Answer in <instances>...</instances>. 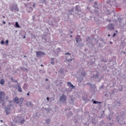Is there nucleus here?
<instances>
[{
	"instance_id": "12",
	"label": "nucleus",
	"mask_w": 126,
	"mask_h": 126,
	"mask_svg": "<svg viewBox=\"0 0 126 126\" xmlns=\"http://www.w3.org/2000/svg\"><path fill=\"white\" fill-rule=\"evenodd\" d=\"M67 85H68V87L71 88L72 89H74V87H75L74 86H73L72 85V84H71V83L70 82H67Z\"/></svg>"
},
{
	"instance_id": "22",
	"label": "nucleus",
	"mask_w": 126,
	"mask_h": 126,
	"mask_svg": "<svg viewBox=\"0 0 126 126\" xmlns=\"http://www.w3.org/2000/svg\"><path fill=\"white\" fill-rule=\"evenodd\" d=\"M5 83V81L4 80V79H1L0 80V84H1V85H3V84H4Z\"/></svg>"
},
{
	"instance_id": "36",
	"label": "nucleus",
	"mask_w": 126,
	"mask_h": 126,
	"mask_svg": "<svg viewBox=\"0 0 126 126\" xmlns=\"http://www.w3.org/2000/svg\"><path fill=\"white\" fill-rule=\"evenodd\" d=\"M100 41H101V42H102V43H104L105 44V42L104 41V39L103 38H100Z\"/></svg>"
},
{
	"instance_id": "29",
	"label": "nucleus",
	"mask_w": 126,
	"mask_h": 126,
	"mask_svg": "<svg viewBox=\"0 0 126 126\" xmlns=\"http://www.w3.org/2000/svg\"><path fill=\"white\" fill-rule=\"evenodd\" d=\"M101 61L102 62V63H107L108 60L102 59H101Z\"/></svg>"
},
{
	"instance_id": "30",
	"label": "nucleus",
	"mask_w": 126,
	"mask_h": 126,
	"mask_svg": "<svg viewBox=\"0 0 126 126\" xmlns=\"http://www.w3.org/2000/svg\"><path fill=\"white\" fill-rule=\"evenodd\" d=\"M45 110L46 111H47V112H50L51 111V110H52L51 108H45Z\"/></svg>"
},
{
	"instance_id": "41",
	"label": "nucleus",
	"mask_w": 126,
	"mask_h": 126,
	"mask_svg": "<svg viewBox=\"0 0 126 126\" xmlns=\"http://www.w3.org/2000/svg\"><path fill=\"white\" fill-rule=\"evenodd\" d=\"M25 86H26V85L24 84V86L23 87V88L24 89V90H26V87H25Z\"/></svg>"
},
{
	"instance_id": "53",
	"label": "nucleus",
	"mask_w": 126,
	"mask_h": 126,
	"mask_svg": "<svg viewBox=\"0 0 126 126\" xmlns=\"http://www.w3.org/2000/svg\"><path fill=\"white\" fill-rule=\"evenodd\" d=\"M86 85H87V83H86V84H83V86H84V87L86 86Z\"/></svg>"
},
{
	"instance_id": "17",
	"label": "nucleus",
	"mask_w": 126,
	"mask_h": 126,
	"mask_svg": "<svg viewBox=\"0 0 126 126\" xmlns=\"http://www.w3.org/2000/svg\"><path fill=\"white\" fill-rule=\"evenodd\" d=\"M19 100V102H20V107H21V105H22V104H23V101H24V98L21 97L20 98Z\"/></svg>"
},
{
	"instance_id": "38",
	"label": "nucleus",
	"mask_w": 126,
	"mask_h": 126,
	"mask_svg": "<svg viewBox=\"0 0 126 126\" xmlns=\"http://www.w3.org/2000/svg\"><path fill=\"white\" fill-rule=\"evenodd\" d=\"M5 112L6 113V115H9V114H10L9 111H5Z\"/></svg>"
},
{
	"instance_id": "45",
	"label": "nucleus",
	"mask_w": 126,
	"mask_h": 126,
	"mask_svg": "<svg viewBox=\"0 0 126 126\" xmlns=\"http://www.w3.org/2000/svg\"><path fill=\"white\" fill-rule=\"evenodd\" d=\"M51 64L54 65V64H55V62H54V61H51Z\"/></svg>"
},
{
	"instance_id": "19",
	"label": "nucleus",
	"mask_w": 126,
	"mask_h": 126,
	"mask_svg": "<svg viewBox=\"0 0 126 126\" xmlns=\"http://www.w3.org/2000/svg\"><path fill=\"white\" fill-rule=\"evenodd\" d=\"M75 10L78 12H79V11H80V7H79V5H77L75 6Z\"/></svg>"
},
{
	"instance_id": "10",
	"label": "nucleus",
	"mask_w": 126,
	"mask_h": 126,
	"mask_svg": "<svg viewBox=\"0 0 126 126\" xmlns=\"http://www.w3.org/2000/svg\"><path fill=\"white\" fill-rule=\"evenodd\" d=\"M33 7H28L27 8V11L29 13H31L32 11H33Z\"/></svg>"
},
{
	"instance_id": "48",
	"label": "nucleus",
	"mask_w": 126,
	"mask_h": 126,
	"mask_svg": "<svg viewBox=\"0 0 126 126\" xmlns=\"http://www.w3.org/2000/svg\"><path fill=\"white\" fill-rule=\"evenodd\" d=\"M69 15H72V13L69 12Z\"/></svg>"
},
{
	"instance_id": "62",
	"label": "nucleus",
	"mask_w": 126,
	"mask_h": 126,
	"mask_svg": "<svg viewBox=\"0 0 126 126\" xmlns=\"http://www.w3.org/2000/svg\"><path fill=\"white\" fill-rule=\"evenodd\" d=\"M13 82H17V80H15L13 81Z\"/></svg>"
},
{
	"instance_id": "47",
	"label": "nucleus",
	"mask_w": 126,
	"mask_h": 126,
	"mask_svg": "<svg viewBox=\"0 0 126 126\" xmlns=\"http://www.w3.org/2000/svg\"><path fill=\"white\" fill-rule=\"evenodd\" d=\"M54 61H55V58H51V61L54 62Z\"/></svg>"
},
{
	"instance_id": "44",
	"label": "nucleus",
	"mask_w": 126,
	"mask_h": 126,
	"mask_svg": "<svg viewBox=\"0 0 126 126\" xmlns=\"http://www.w3.org/2000/svg\"><path fill=\"white\" fill-rule=\"evenodd\" d=\"M106 21H108V22H112V20H110V19H106Z\"/></svg>"
},
{
	"instance_id": "51",
	"label": "nucleus",
	"mask_w": 126,
	"mask_h": 126,
	"mask_svg": "<svg viewBox=\"0 0 126 126\" xmlns=\"http://www.w3.org/2000/svg\"><path fill=\"white\" fill-rule=\"evenodd\" d=\"M39 72H40V73H42V70L39 69Z\"/></svg>"
},
{
	"instance_id": "13",
	"label": "nucleus",
	"mask_w": 126,
	"mask_h": 126,
	"mask_svg": "<svg viewBox=\"0 0 126 126\" xmlns=\"http://www.w3.org/2000/svg\"><path fill=\"white\" fill-rule=\"evenodd\" d=\"M94 8H96L97 9H99V4H98V3H97V2H95L94 3Z\"/></svg>"
},
{
	"instance_id": "49",
	"label": "nucleus",
	"mask_w": 126,
	"mask_h": 126,
	"mask_svg": "<svg viewBox=\"0 0 126 126\" xmlns=\"http://www.w3.org/2000/svg\"><path fill=\"white\" fill-rule=\"evenodd\" d=\"M2 23H3V24H5L6 23V22H5V21H3V22H2Z\"/></svg>"
},
{
	"instance_id": "60",
	"label": "nucleus",
	"mask_w": 126,
	"mask_h": 126,
	"mask_svg": "<svg viewBox=\"0 0 126 126\" xmlns=\"http://www.w3.org/2000/svg\"><path fill=\"white\" fill-rule=\"evenodd\" d=\"M1 68H2V67H1V66L0 65V71L1 70Z\"/></svg>"
},
{
	"instance_id": "34",
	"label": "nucleus",
	"mask_w": 126,
	"mask_h": 126,
	"mask_svg": "<svg viewBox=\"0 0 126 126\" xmlns=\"http://www.w3.org/2000/svg\"><path fill=\"white\" fill-rule=\"evenodd\" d=\"M42 3H45V4H47V0H43Z\"/></svg>"
},
{
	"instance_id": "58",
	"label": "nucleus",
	"mask_w": 126,
	"mask_h": 126,
	"mask_svg": "<svg viewBox=\"0 0 126 126\" xmlns=\"http://www.w3.org/2000/svg\"><path fill=\"white\" fill-rule=\"evenodd\" d=\"M48 80H49L48 78L45 79V81H48Z\"/></svg>"
},
{
	"instance_id": "64",
	"label": "nucleus",
	"mask_w": 126,
	"mask_h": 126,
	"mask_svg": "<svg viewBox=\"0 0 126 126\" xmlns=\"http://www.w3.org/2000/svg\"><path fill=\"white\" fill-rule=\"evenodd\" d=\"M33 7H35V4H33Z\"/></svg>"
},
{
	"instance_id": "54",
	"label": "nucleus",
	"mask_w": 126,
	"mask_h": 126,
	"mask_svg": "<svg viewBox=\"0 0 126 126\" xmlns=\"http://www.w3.org/2000/svg\"><path fill=\"white\" fill-rule=\"evenodd\" d=\"M116 36V33H113V37H115Z\"/></svg>"
},
{
	"instance_id": "52",
	"label": "nucleus",
	"mask_w": 126,
	"mask_h": 126,
	"mask_svg": "<svg viewBox=\"0 0 126 126\" xmlns=\"http://www.w3.org/2000/svg\"><path fill=\"white\" fill-rule=\"evenodd\" d=\"M46 99H47V101H49V100H50V98H49V97H47L46 98Z\"/></svg>"
},
{
	"instance_id": "20",
	"label": "nucleus",
	"mask_w": 126,
	"mask_h": 126,
	"mask_svg": "<svg viewBox=\"0 0 126 126\" xmlns=\"http://www.w3.org/2000/svg\"><path fill=\"white\" fill-rule=\"evenodd\" d=\"M14 26L16 28H20V25H19V24L17 22H15Z\"/></svg>"
},
{
	"instance_id": "56",
	"label": "nucleus",
	"mask_w": 126,
	"mask_h": 126,
	"mask_svg": "<svg viewBox=\"0 0 126 126\" xmlns=\"http://www.w3.org/2000/svg\"><path fill=\"white\" fill-rule=\"evenodd\" d=\"M30 93V92H29L28 94H27V95L28 96H29Z\"/></svg>"
},
{
	"instance_id": "24",
	"label": "nucleus",
	"mask_w": 126,
	"mask_h": 126,
	"mask_svg": "<svg viewBox=\"0 0 126 126\" xmlns=\"http://www.w3.org/2000/svg\"><path fill=\"white\" fill-rule=\"evenodd\" d=\"M50 122H51V120L50 119H47L45 120V122L46 123V124H47V125H49V124H50Z\"/></svg>"
},
{
	"instance_id": "31",
	"label": "nucleus",
	"mask_w": 126,
	"mask_h": 126,
	"mask_svg": "<svg viewBox=\"0 0 126 126\" xmlns=\"http://www.w3.org/2000/svg\"><path fill=\"white\" fill-rule=\"evenodd\" d=\"M3 99H4V100H8L9 99V97H8V96H6L5 97H4Z\"/></svg>"
},
{
	"instance_id": "23",
	"label": "nucleus",
	"mask_w": 126,
	"mask_h": 126,
	"mask_svg": "<svg viewBox=\"0 0 126 126\" xmlns=\"http://www.w3.org/2000/svg\"><path fill=\"white\" fill-rule=\"evenodd\" d=\"M74 102V99H73V98H70V99L69 100V104H73Z\"/></svg>"
},
{
	"instance_id": "7",
	"label": "nucleus",
	"mask_w": 126,
	"mask_h": 126,
	"mask_svg": "<svg viewBox=\"0 0 126 126\" xmlns=\"http://www.w3.org/2000/svg\"><path fill=\"white\" fill-rule=\"evenodd\" d=\"M26 106L28 108H31L32 107H33V106H34V105L33 104V103H32V102H31V101H28L26 103Z\"/></svg>"
},
{
	"instance_id": "4",
	"label": "nucleus",
	"mask_w": 126,
	"mask_h": 126,
	"mask_svg": "<svg viewBox=\"0 0 126 126\" xmlns=\"http://www.w3.org/2000/svg\"><path fill=\"white\" fill-rule=\"evenodd\" d=\"M65 55H69V56H67L66 57V60L67 62H68V63H70V62H72V60H74V58H71V56H70V54L69 53H65Z\"/></svg>"
},
{
	"instance_id": "26",
	"label": "nucleus",
	"mask_w": 126,
	"mask_h": 126,
	"mask_svg": "<svg viewBox=\"0 0 126 126\" xmlns=\"http://www.w3.org/2000/svg\"><path fill=\"white\" fill-rule=\"evenodd\" d=\"M87 42H89V44H91L92 45V43L90 42V37H88L86 40Z\"/></svg>"
},
{
	"instance_id": "6",
	"label": "nucleus",
	"mask_w": 126,
	"mask_h": 126,
	"mask_svg": "<svg viewBox=\"0 0 126 126\" xmlns=\"http://www.w3.org/2000/svg\"><path fill=\"white\" fill-rule=\"evenodd\" d=\"M36 56L39 58V57H42V56H45V52L42 51H36Z\"/></svg>"
},
{
	"instance_id": "35",
	"label": "nucleus",
	"mask_w": 126,
	"mask_h": 126,
	"mask_svg": "<svg viewBox=\"0 0 126 126\" xmlns=\"http://www.w3.org/2000/svg\"><path fill=\"white\" fill-rule=\"evenodd\" d=\"M94 41H95V44H97V43H98V39H97L96 38H94Z\"/></svg>"
},
{
	"instance_id": "14",
	"label": "nucleus",
	"mask_w": 126,
	"mask_h": 126,
	"mask_svg": "<svg viewBox=\"0 0 126 126\" xmlns=\"http://www.w3.org/2000/svg\"><path fill=\"white\" fill-rule=\"evenodd\" d=\"M83 80V77H78L77 78V81L79 82V83H81V81Z\"/></svg>"
},
{
	"instance_id": "1",
	"label": "nucleus",
	"mask_w": 126,
	"mask_h": 126,
	"mask_svg": "<svg viewBox=\"0 0 126 126\" xmlns=\"http://www.w3.org/2000/svg\"><path fill=\"white\" fill-rule=\"evenodd\" d=\"M10 10L12 12H18L19 11V9L18 8V6L17 4H12L10 6Z\"/></svg>"
},
{
	"instance_id": "50",
	"label": "nucleus",
	"mask_w": 126,
	"mask_h": 126,
	"mask_svg": "<svg viewBox=\"0 0 126 126\" xmlns=\"http://www.w3.org/2000/svg\"><path fill=\"white\" fill-rule=\"evenodd\" d=\"M11 79L12 82H13L14 81V79H13V78H11Z\"/></svg>"
},
{
	"instance_id": "2",
	"label": "nucleus",
	"mask_w": 126,
	"mask_h": 126,
	"mask_svg": "<svg viewBox=\"0 0 126 126\" xmlns=\"http://www.w3.org/2000/svg\"><path fill=\"white\" fill-rule=\"evenodd\" d=\"M5 94V93L4 92L0 91V104H1L2 107L4 106V99L2 98H3Z\"/></svg>"
},
{
	"instance_id": "63",
	"label": "nucleus",
	"mask_w": 126,
	"mask_h": 126,
	"mask_svg": "<svg viewBox=\"0 0 126 126\" xmlns=\"http://www.w3.org/2000/svg\"><path fill=\"white\" fill-rule=\"evenodd\" d=\"M41 73H45V71H43Z\"/></svg>"
},
{
	"instance_id": "33",
	"label": "nucleus",
	"mask_w": 126,
	"mask_h": 126,
	"mask_svg": "<svg viewBox=\"0 0 126 126\" xmlns=\"http://www.w3.org/2000/svg\"><path fill=\"white\" fill-rule=\"evenodd\" d=\"M99 89H100V90H103V89H104V85H102L101 86H100Z\"/></svg>"
},
{
	"instance_id": "61",
	"label": "nucleus",
	"mask_w": 126,
	"mask_h": 126,
	"mask_svg": "<svg viewBox=\"0 0 126 126\" xmlns=\"http://www.w3.org/2000/svg\"><path fill=\"white\" fill-rule=\"evenodd\" d=\"M108 14L109 15H110V14H111V12H108Z\"/></svg>"
},
{
	"instance_id": "28",
	"label": "nucleus",
	"mask_w": 126,
	"mask_h": 126,
	"mask_svg": "<svg viewBox=\"0 0 126 126\" xmlns=\"http://www.w3.org/2000/svg\"><path fill=\"white\" fill-rule=\"evenodd\" d=\"M20 124H23L24 123H25V119H23L20 122Z\"/></svg>"
},
{
	"instance_id": "27",
	"label": "nucleus",
	"mask_w": 126,
	"mask_h": 126,
	"mask_svg": "<svg viewBox=\"0 0 126 126\" xmlns=\"http://www.w3.org/2000/svg\"><path fill=\"white\" fill-rule=\"evenodd\" d=\"M8 111L9 112L10 111V107H6L5 108V111Z\"/></svg>"
},
{
	"instance_id": "5",
	"label": "nucleus",
	"mask_w": 126,
	"mask_h": 126,
	"mask_svg": "<svg viewBox=\"0 0 126 126\" xmlns=\"http://www.w3.org/2000/svg\"><path fill=\"white\" fill-rule=\"evenodd\" d=\"M60 102H62L63 103H64L66 101V95L63 94L60 98Z\"/></svg>"
},
{
	"instance_id": "55",
	"label": "nucleus",
	"mask_w": 126,
	"mask_h": 126,
	"mask_svg": "<svg viewBox=\"0 0 126 126\" xmlns=\"http://www.w3.org/2000/svg\"><path fill=\"white\" fill-rule=\"evenodd\" d=\"M67 110H68V111H69V110H70V108L69 107V108L65 109V111H66Z\"/></svg>"
},
{
	"instance_id": "16",
	"label": "nucleus",
	"mask_w": 126,
	"mask_h": 126,
	"mask_svg": "<svg viewBox=\"0 0 126 126\" xmlns=\"http://www.w3.org/2000/svg\"><path fill=\"white\" fill-rule=\"evenodd\" d=\"M92 101L93 102V104H101L102 102L94 100V99H92Z\"/></svg>"
},
{
	"instance_id": "42",
	"label": "nucleus",
	"mask_w": 126,
	"mask_h": 126,
	"mask_svg": "<svg viewBox=\"0 0 126 126\" xmlns=\"http://www.w3.org/2000/svg\"><path fill=\"white\" fill-rule=\"evenodd\" d=\"M5 44H6V45H8V40H6L5 41Z\"/></svg>"
},
{
	"instance_id": "18",
	"label": "nucleus",
	"mask_w": 126,
	"mask_h": 126,
	"mask_svg": "<svg viewBox=\"0 0 126 126\" xmlns=\"http://www.w3.org/2000/svg\"><path fill=\"white\" fill-rule=\"evenodd\" d=\"M81 75L82 76H86V71L85 70H82L81 72Z\"/></svg>"
},
{
	"instance_id": "43",
	"label": "nucleus",
	"mask_w": 126,
	"mask_h": 126,
	"mask_svg": "<svg viewBox=\"0 0 126 126\" xmlns=\"http://www.w3.org/2000/svg\"><path fill=\"white\" fill-rule=\"evenodd\" d=\"M98 47H99V48H102V44H101V43H99V44H98Z\"/></svg>"
},
{
	"instance_id": "21",
	"label": "nucleus",
	"mask_w": 126,
	"mask_h": 126,
	"mask_svg": "<svg viewBox=\"0 0 126 126\" xmlns=\"http://www.w3.org/2000/svg\"><path fill=\"white\" fill-rule=\"evenodd\" d=\"M17 87H18V92H21V93L23 92L22 89H21V87L20 86V85H18L17 86Z\"/></svg>"
},
{
	"instance_id": "57",
	"label": "nucleus",
	"mask_w": 126,
	"mask_h": 126,
	"mask_svg": "<svg viewBox=\"0 0 126 126\" xmlns=\"http://www.w3.org/2000/svg\"><path fill=\"white\" fill-rule=\"evenodd\" d=\"M25 38H26V36L24 35V36L23 37V39H25Z\"/></svg>"
},
{
	"instance_id": "40",
	"label": "nucleus",
	"mask_w": 126,
	"mask_h": 126,
	"mask_svg": "<svg viewBox=\"0 0 126 126\" xmlns=\"http://www.w3.org/2000/svg\"><path fill=\"white\" fill-rule=\"evenodd\" d=\"M60 71L61 73H63V69H61L60 70Z\"/></svg>"
},
{
	"instance_id": "8",
	"label": "nucleus",
	"mask_w": 126,
	"mask_h": 126,
	"mask_svg": "<svg viewBox=\"0 0 126 126\" xmlns=\"http://www.w3.org/2000/svg\"><path fill=\"white\" fill-rule=\"evenodd\" d=\"M108 29H109V30L115 29L114 25L113 24H109L108 25Z\"/></svg>"
},
{
	"instance_id": "37",
	"label": "nucleus",
	"mask_w": 126,
	"mask_h": 126,
	"mask_svg": "<svg viewBox=\"0 0 126 126\" xmlns=\"http://www.w3.org/2000/svg\"><path fill=\"white\" fill-rule=\"evenodd\" d=\"M50 25H51V26H54V25H55V24L54 23V22H51L50 23Z\"/></svg>"
},
{
	"instance_id": "9",
	"label": "nucleus",
	"mask_w": 126,
	"mask_h": 126,
	"mask_svg": "<svg viewBox=\"0 0 126 126\" xmlns=\"http://www.w3.org/2000/svg\"><path fill=\"white\" fill-rule=\"evenodd\" d=\"M92 78H94V79H96V78H99V74L98 72L96 73L95 74H93L91 76Z\"/></svg>"
},
{
	"instance_id": "11",
	"label": "nucleus",
	"mask_w": 126,
	"mask_h": 126,
	"mask_svg": "<svg viewBox=\"0 0 126 126\" xmlns=\"http://www.w3.org/2000/svg\"><path fill=\"white\" fill-rule=\"evenodd\" d=\"M13 102L16 104H19V98L18 97H15L13 99Z\"/></svg>"
},
{
	"instance_id": "32",
	"label": "nucleus",
	"mask_w": 126,
	"mask_h": 126,
	"mask_svg": "<svg viewBox=\"0 0 126 126\" xmlns=\"http://www.w3.org/2000/svg\"><path fill=\"white\" fill-rule=\"evenodd\" d=\"M82 99H83V101H87V97H83Z\"/></svg>"
},
{
	"instance_id": "59",
	"label": "nucleus",
	"mask_w": 126,
	"mask_h": 126,
	"mask_svg": "<svg viewBox=\"0 0 126 126\" xmlns=\"http://www.w3.org/2000/svg\"><path fill=\"white\" fill-rule=\"evenodd\" d=\"M69 32H70V33H71V34H72L73 32L72 31H69Z\"/></svg>"
},
{
	"instance_id": "3",
	"label": "nucleus",
	"mask_w": 126,
	"mask_h": 126,
	"mask_svg": "<svg viewBox=\"0 0 126 126\" xmlns=\"http://www.w3.org/2000/svg\"><path fill=\"white\" fill-rule=\"evenodd\" d=\"M87 84L89 85L90 89L92 91H94V92L96 91V85L92 84L90 83H87Z\"/></svg>"
},
{
	"instance_id": "25",
	"label": "nucleus",
	"mask_w": 126,
	"mask_h": 126,
	"mask_svg": "<svg viewBox=\"0 0 126 126\" xmlns=\"http://www.w3.org/2000/svg\"><path fill=\"white\" fill-rule=\"evenodd\" d=\"M68 12H74V8H72L71 9L68 10Z\"/></svg>"
},
{
	"instance_id": "39",
	"label": "nucleus",
	"mask_w": 126,
	"mask_h": 126,
	"mask_svg": "<svg viewBox=\"0 0 126 126\" xmlns=\"http://www.w3.org/2000/svg\"><path fill=\"white\" fill-rule=\"evenodd\" d=\"M0 44H1V45H3V44H4V41L1 40L0 41Z\"/></svg>"
},
{
	"instance_id": "46",
	"label": "nucleus",
	"mask_w": 126,
	"mask_h": 126,
	"mask_svg": "<svg viewBox=\"0 0 126 126\" xmlns=\"http://www.w3.org/2000/svg\"><path fill=\"white\" fill-rule=\"evenodd\" d=\"M36 19V18L35 17V16H32V20H35V19Z\"/></svg>"
},
{
	"instance_id": "15",
	"label": "nucleus",
	"mask_w": 126,
	"mask_h": 126,
	"mask_svg": "<svg viewBox=\"0 0 126 126\" xmlns=\"http://www.w3.org/2000/svg\"><path fill=\"white\" fill-rule=\"evenodd\" d=\"M76 43H79V42H82V39L80 37H76L75 38Z\"/></svg>"
}]
</instances>
